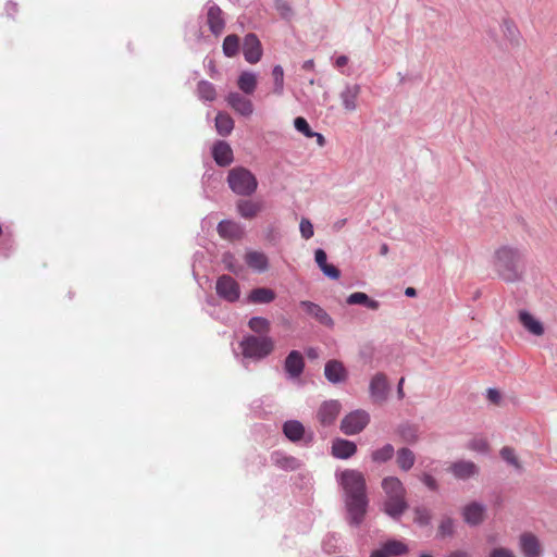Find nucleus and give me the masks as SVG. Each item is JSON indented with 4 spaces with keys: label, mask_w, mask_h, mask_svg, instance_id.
<instances>
[{
    "label": "nucleus",
    "mask_w": 557,
    "mask_h": 557,
    "mask_svg": "<svg viewBox=\"0 0 557 557\" xmlns=\"http://www.w3.org/2000/svg\"><path fill=\"white\" fill-rule=\"evenodd\" d=\"M421 482L431 491H437L438 490V483L436 479L431 475L430 473H423L420 476Z\"/></svg>",
    "instance_id": "obj_48"
},
{
    "label": "nucleus",
    "mask_w": 557,
    "mask_h": 557,
    "mask_svg": "<svg viewBox=\"0 0 557 557\" xmlns=\"http://www.w3.org/2000/svg\"><path fill=\"white\" fill-rule=\"evenodd\" d=\"M271 460L274 466L286 471L297 470L301 466L300 460L283 451H274L271 455Z\"/></svg>",
    "instance_id": "obj_25"
},
{
    "label": "nucleus",
    "mask_w": 557,
    "mask_h": 557,
    "mask_svg": "<svg viewBox=\"0 0 557 557\" xmlns=\"http://www.w3.org/2000/svg\"><path fill=\"white\" fill-rule=\"evenodd\" d=\"M414 461H416V455L411 449H409L407 447H403L397 450L396 462H397L399 469H401L403 471L410 470L413 467Z\"/></svg>",
    "instance_id": "obj_32"
},
{
    "label": "nucleus",
    "mask_w": 557,
    "mask_h": 557,
    "mask_svg": "<svg viewBox=\"0 0 557 557\" xmlns=\"http://www.w3.org/2000/svg\"><path fill=\"white\" fill-rule=\"evenodd\" d=\"M215 290L219 297L228 302L237 301L240 296V288L238 283L228 275H222L218 278Z\"/></svg>",
    "instance_id": "obj_10"
},
{
    "label": "nucleus",
    "mask_w": 557,
    "mask_h": 557,
    "mask_svg": "<svg viewBox=\"0 0 557 557\" xmlns=\"http://www.w3.org/2000/svg\"><path fill=\"white\" fill-rule=\"evenodd\" d=\"M272 77H273V94L276 96H282L284 94V70L281 65H274L272 69Z\"/></svg>",
    "instance_id": "obj_39"
},
{
    "label": "nucleus",
    "mask_w": 557,
    "mask_h": 557,
    "mask_svg": "<svg viewBox=\"0 0 557 557\" xmlns=\"http://www.w3.org/2000/svg\"><path fill=\"white\" fill-rule=\"evenodd\" d=\"M332 455L337 459H348L357 451V445L348 440L336 438L332 443Z\"/></svg>",
    "instance_id": "obj_23"
},
{
    "label": "nucleus",
    "mask_w": 557,
    "mask_h": 557,
    "mask_svg": "<svg viewBox=\"0 0 557 557\" xmlns=\"http://www.w3.org/2000/svg\"><path fill=\"white\" fill-rule=\"evenodd\" d=\"M5 10H7L8 14H11L12 12H14L16 10V4L13 2H8Z\"/></svg>",
    "instance_id": "obj_59"
},
{
    "label": "nucleus",
    "mask_w": 557,
    "mask_h": 557,
    "mask_svg": "<svg viewBox=\"0 0 557 557\" xmlns=\"http://www.w3.org/2000/svg\"><path fill=\"white\" fill-rule=\"evenodd\" d=\"M294 127L307 138H313L314 132L310 128L305 117L298 116L294 120Z\"/></svg>",
    "instance_id": "obj_43"
},
{
    "label": "nucleus",
    "mask_w": 557,
    "mask_h": 557,
    "mask_svg": "<svg viewBox=\"0 0 557 557\" xmlns=\"http://www.w3.org/2000/svg\"><path fill=\"white\" fill-rule=\"evenodd\" d=\"M371 557H387L380 548L371 554Z\"/></svg>",
    "instance_id": "obj_60"
},
{
    "label": "nucleus",
    "mask_w": 557,
    "mask_h": 557,
    "mask_svg": "<svg viewBox=\"0 0 557 557\" xmlns=\"http://www.w3.org/2000/svg\"><path fill=\"white\" fill-rule=\"evenodd\" d=\"M404 382H405V379L401 377L398 382V385H397V394H398V397L399 398H403L404 397V389H403V386H404Z\"/></svg>",
    "instance_id": "obj_55"
},
{
    "label": "nucleus",
    "mask_w": 557,
    "mask_h": 557,
    "mask_svg": "<svg viewBox=\"0 0 557 557\" xmlns=\"http://www.w3.org/2000/svg\"><path fill=\"white\" fill-rule=\"evenodd\" d=\"M361 92V85L348 82L344 84L338 92V99L345 113H354L358 110Z\"/></svg>",
    "instance_id": "obj_7"
},
{
    "label": "nucleus",
    "mask_w": 557,
    "mask_h": 557,
    "mask_svg": "<svg viewBox=\"0 0 557 557\" xmlns=\"http://www.w3.org/2000/svg\"><path fill=\"white\" fill-rule=\"evenodd\" d=\"M419 557H434V556H432L431 554H428V553H422Z\"/></svg>",
    "instance_id": "obj_63"
},
{
    "label": "nucleus",
    "mask_w": 557,
    "mask_h": 557,
    "mask_svg": "<svg viewBox=\"0 0 557 557\" xmlns=\"http://www.w3.org/2000/svg\"><path fill=\"white\" fill-rule=\"evenodd\" d=\"M314 261H315L317 265L319 267V269L321 270L323 267H325L327 264L326 252L321 248L315 249Z\"/></svg>",
    "instance_id": "obj_51"
},
{
    "label": "nucleus",
    "mask_w": 557,
    "mask_h": 557,
    "mask_svg": "<svg viewBox=\"0 0 557 557\" xmlns=\"http://www.w3.org/2000/svg\"><path fill=\"white\" fill-rule=\"evenodd\" d=\"M324 375L333 384H338L347 379V370L338 360H330L325 363Z\"/></svg>",
    "instance_id": "obj_20"
},
{
    "label": "nucleus",
    "mask_w": 557,
    "mask_h": 557,
    "mask_svg": "<svg viewBox=\"0 0 557 557\" xmlns=\"http://www.w3.org/2000/svg\"><path fill=\"white\" fill-rule=\"evenodd\" d=\"M502 32L505 38L512 45H519L521 39V34L517 27V25L509 20H505L502 24Z\"/></svg>",
    "instance_id": "obj_36"
},
{
    "label": "nucleus",
    "mask_w": 557,
    "mask_h": 557,
    "mask_svg": "<svg viewBox=\"0 0 557 557\" xmlns=\"http://www.w3.org/2000/svg\"><path fill=\"white\" fill-rule=\"evenodd\" d=\"M387 252H388V246L386 244H382L380 247V253L382 256H385V255H387Z\"/></svg>",
    "instance_id": "obj_62"
},
{
    "label": "nucleus",
    "mask_w": 557,
    "mask_h": 557,
    "mask_svg": "<svg viewBox=\"0 0 557 557\" xmlns=\"http://www.w3.org/2000/svg\"><path fill=\"white\" fill-rule=\"evenodd\" d=\"M227 184L232 191L239 196H250L258 188L256 176L244 166L233 168L228 172Z\"/></svg>",
    "instance_id": "obj_4"
},
{
    "label": "nucleus",
    "mask_w": 557,
    "mask_h": 557,
    "mask_svg": "<svg viewBox=\"0 0 557 557\" xmlns=\"http://www.w3.org/2000/svg\"><path fill=\"white\" fill-rule=\"evenodd\" d=\"M448 471L457 480H469L479 474V467L471 460L460 459L453 462Z\"/></svg>",
    "instance_id": "obj_12"
},
{
    "label": "nucleus",
    "mask_w": 557,
    "mask_h": 557,
    "mask_svg": "<svg viewBox=\"0 0 557 557\" xmlns=\"http://www.w3.org/2000/svg\"><path fill=\"white\" fill-rule=\"evenodd\" d=\"M448 557H468V555L465 552H454Z\"/></svg>",
    "instance_id": "obj_61"
},
{
    "label": "nucleus",
    "mask_w": 557,
    "mask_h": 557,
    "mask_svg": "<svg viewBox=\"0 0 557 557\" xmlns=\"http://www.w3.org/2000/svg\"><path fill=\"white\" fill-rule=\"evenodd\" d=\"M313 137L317 138V143H318V145L320 147L324 146L325 139H324V136L322 134L314 132V136Z\"/></svg>",
    "instance_id": "obj_57"
},
{
    "label": "nucleus",
    "mask_w": 557,
    "mask_h": 557,
    "mask_svg": "<svg viewBox=\"0 0 557 557\" xmlns=\"http://www.w3.org/2000/svg\"><path fill=\"white\" fill-rule=\"evenodd\" d=\"M212 157L220 166L230 165L234 160L233 150L224 140H219L214 144L212 148Z\"/></svg>",
    "instance_id": "obj_21"
},
{
    "label": "nucleus",
    "mask_w": 557,
    "mask_h": 557,
    "mask_svg": "<svg viewBox=\"0 0 557 557\" xmlns=\"http://www.w3.org/2000/svg\"><path fill=\"white\" fill-rule=\"evenodd\" d=\"M237 212L244 219H252L261 210V206L252 200H239L237 202Z\"/></svg>",
    "instance_id": "obj_33"
},
{
    "label": "nucleus",
    "mask_w": 557,
    "mask_h": 557,
    "mask_svg": "<svg viewBox=\"0 0 557 557\" xmlns=\"http://www.w3.org/2000/svg\"><path fill=\"white\" fill-rule=\"evenodd\" d=\"M381 485L384 492L383 511L393 519H399L408 509L403 482L396 476H386Z\"/></svg>",
    "instance_id": "obj_2"
},
{
    "label": "nucleus",
    "mask_w": 557,
    "mask_h": 557,
    "mask_svg": "<svg viewBox=\"0 0 557 557\" xmlns=\"http://www.w3.org/2000/svg\"><path fill=\"white\" fill-rule=\"evenodd\" d=\"M466 447L469 450H472V451H475V453H479V454H486L487 450H488L487 441L484 437H481V436H476V437H473L472 440H470L467 443Z\"/></svg>",
    "instance_id": "obj_41"
},
{
    "label": "nucleus",
    "mask_w": 557,
    "mask_h": 557,
    "mask_svg": "<svg viewBox=\"0 0 557 557\" xmlns=\"http://www.w3.org/2000/svg\"><path fill=\"white\" fill-rule=\"evenodd\" d=\"M313 67H314L313 60H307L302 63V69L306 71H311V70H313Z\"/></svg>",
    "instance_id": "obj_56"
},
{
    "label": "nucleus",
    "mask_w": 557,
    "mask_h": 557,
    "mask_svg": "<svg viewBox=\"0 0 557 557\" xmlns=\"http://www.w3.org/2000/svg\"><path fill=\"white\" fill-rule=\"evenodd\" d=\"M321 271L326 277L331 280H337L341 276L339 270L333 264L327 263L325 267L321 269Z\"/></svg>",
    "instance_id": "obj_50"
},
{
    "label": "nucleus",
    "mask_w": 557,
    "mask_h": 557,
    "mask_svg": "<svg viewBox=\"0 0 557 557\" xmlns=\"http://www.w3.org/2000/svg\"><path fill=\"white\" fill-rule=\"evenodd\" d=\"M197 90H198L199 98L202 100L212 101L215 99V96H216L215 88L211 83H209L207 81H201L198 84Z\"/></svg>",
    "instance_id": "obj_40"
},
{
    "label": "nucleus",
    "mask_w": 557,
    "mask_h": 557,
    "mask_svg": "<svg viewBox=\"0 0 557 557\" xmlns=\"http://www.w3.org/2000/svg\"><path fill=\"white\" fill-rule=\"evenodd\" d=\"M283 433L292 442H298L306 435L305 426L298 420L286 421L283 425Z\"/></svg>",
    "instance_id": "obj_29"
},
{
    "label": "nucleus",
    "mask_w": 557,
    "mask_h": 557,
    "mask_svg": "<svg viewBox=\"0 0 557 557\" xmlns=\"http://www.w3.org/2000/svg\"><path fill=\"white\" fill-rule=\"evenodd\" d=\"M223 53L227 58H233L239 50V38L237 35H227L223 40Z\"/></svg>",
    "instance_id": "obj_38"
},
{
    "label": "nucleus",
    "mask_w": 557,
    "mask_h": 557,
    "mask_svg": "<svg viewBox=\"0 0 557 557\" xmlns=\"http://www.w3.org/2000/svg\"><path fill=\"white\" fill-rule=\"evenodd\" d=\"M431 512L424 507H418L414 509V522L420 527L429 525L431 522Z\"/></svg>",
    "instance_id": "obj_42"
},
{
    "label": "nucleus",
    "mask_w": 557,
    "mask_h": 557,
    "mask_svg": "<svg viewBox=\"0 0 557 557\" xmlns=\"http://www.w3.org/2000/svg\"><path fill=\"white\" fill-rule=\"evenodd\" d=\"M370 416L364 410H355L347 414L341 423V430L346 435L360 433L369 423Z\"/></svg>",
    "instance_id": "obj_8"
},
{
    "label": "nucleus",
    "mask_w": 557,
    "mask_h": 557,
    "mask_svg": "<svg viewBox=\"0 0 557 557\" xmlns=\"http://www.w3.org/2000/svg\"><path fill=\"white\" fill-rule=\"evenodd\" d=\"M395 454L394 446L392 444H385L380 448L374 449L371 453V459L376 463H384L393 458Z\"/></svg>",
    "instance_id": "obj_37"
},
{
    "label": "nucleus",
    "mask_w": 557,
    "mask_h": 557,
    "mask_svg": "<svg viewBox=\"0 0 557 557\" xmlns=\"http://www.w3.org/2000/svg\"><path fill=\"white\" fill-rule=\"evenodd\" d=\"M487 394H488V398L492 401H497L499 399V393L496 389L491 388V389H488Z\"/></svg>",
    "instance_id": "obj_54"
},
{
    "label": "nucleus",
    "mask_w": 557,
    "mask_h": 557,
    "mask_svg": "<svg viewBox=\"0 0 557 557\" xmlns=\"http://www.w3.org/2000/svg\"><path fill=\"white\" fill-rule=\"evenodd\" d=\"M218 233L219 235L227 240H236L243 237L244 228L243 226L231 220H223L218 224Z\"/></svg>",
    "instance_id": "obj_22"
},
{
    "label": "nucleus",
    "mask_w": 557,
    "mask_h": 557,
    "mask_svg": "<svg viewBox=\"0 0 557 557\" xmlns=\"http://www.w3.org/2000/svg\"><path fill=\"white\" fill-rule=\"evenodd\" d=\"M341 404L337 400L324 401L318 411L319 421L323 425L332 424L341 412Z\"/></svg>",
    "instance_id": "obj_19"
},
{
    "label": "nucleus",
    "mask_w": 557,
    "mask_h": 557,
    "mask_svg": "<svg viewBox=\"0 0 557 557\" xmlns=\"http://www.w3.org/2000/svg\"><path fill=\"white\" fill-rule=\"evenodd\" d=\"M455 523L449 517L444 518L438 525V535L442 537L450 536L454 533Z\"/></svg>",
    "instance_id": "obj_44"
},
{
    "label": "nucleus",
    "mask_w": 557,
    "mask_h": 557,
    "mask_svg": "<svg viewBox=\"0 0 557 557\" xmlns=\"http://www.w3.org/2000/svg\"><path fill=\"white\" fill-rule=\"evenodd\" d=\"M519 548L524 557H541L542 546L532 533H522L519 537Z\"/></svg>",
    "instance_id": "obj_16"
},
{
    "label": "nucleus",
    "mask_w": 557,
    "mask_h": 557,
    "mask_svg": "<svg viewBox=\"0 0 557 557\" xmlns=\"http://www.w3.org/2000/svg\"><path fill=\"white\" fill-rule=\"evenodd\" d=\"M222 261H223V264L225 265V268L234 273H237L238 272V269L236 268L235 265V257L227 252V253H224L223 255V258H222Z\"/></svg>",
    "instance_id": "obj_52"
},
{
    "label": "nucleus",
    "mask_w": 557,
    "mask_h": 557,
    "mask_svg": "<svg viewBox=\"0 0 557 557\" xmlns=\"http://www.w3.org/2000/svg\"><path fill=\"white\" fill-rule=\"evenodd\" d=\"M305 367L302 355L297 351L293 350L288 354L285 360V371L290 377H298Z\"/></svg>",
    "instance_id": "obj_24"
},
{
    "label": "nucleus",
    "mask_w": 557,
    "mask_h": 557,
    "mask_svg": "<svg viewBox=\"0 0 557 557\" xmlns=\"http://www.w3.org/2000/svg\"><path fill=\"white\" fill-rule=\"evenodd\" d=\"M258 85V75L251 71H244L237 79V86L246 95H252Z\"/></svg>",
    "instance_id": "obj_27"
},
{
    "label": "nucleus",
    "mask_w": 557,
    "mask_h": 557,
    "mask_svg": "<svg viewBox=\"0 0 557 557\" xmlns=\"http://www.w3.org/2000/svg\"><path fill=\"white\" fill-rule=\"evenodd\" d=\"M346 302L348 305H362L371 310H377L380 307V302L375 299L370 298L366 293L356 292L350 294Z\"/></svg>",
    "instance_id": "obj_31"
},
{
    "label": "nucleus",
    "mask_w": 557,
    "mask_h": 557,
    "mask_svg": "<svg viewBox=\"0 0 557 557\" xmlns=\"http://www.w3.org/2000/svg\"><path fill=\"white\" fill-rule=\"evenodd\" d=\"M387 557L405 555L409 552L407 544L400 540H388L380 547Z\"/></svg>",
    "instance_id": "obj_28"
},
{
    "label": "nucleus",
    "mask_w": 557,
    "mask_h": 557,
    "mask_svg": "<svg viewBox=\"0 0 557 557\" xmlns=\"http://www.w3.org/2000/svg\"><path fill=\"white\" fill-rule=\"evenodd\" d=\"M207 24L214 36H220L225 28V20L222 10L216 4H211L207 10Z\"/></svg>",
    "instance_id": "obj_18"
},
{
    "label": "nucleus",
    "mask_w": 557,
    "mask_h": 557,
    "mask_svg": "<svg viewBox=\"0 0 557 557\" xmlns=\"http://www.w3.org/2000/svg\"><path fill=\"white\" fill-rule=\"evenodd\" d=\"M347 521L350 525H360L367 515L369 499L367 494L344 497Z\"/></svg>",
    "instance_id": "obj_6"
},
{
    "label": "nucleus",
    "mask_w": 557,
    "mask_h": 557,
    "mask_svg": "<svg viewBox=\"0 0 557 557\" xmlns=\"http://www.w3.org/2000/svg\"><path fill=\"white\" fill-rule=\"evenodd\" d=\"M299 231H300L301 237L305 239L311 238L314 234L312 223L310 222V220H308L306 218L301 219L300 224H299Z\"/></svg>",
    "instance_id": "obj_46"
},
{
    "label": "nucleus",
    "mask_w": 557,
    "mask_h": 557,
    "mask_svg": "<svg viewBox=\"0 0 557 557\" xmlns=\"http://www.w3.org/2000/svg\"><path fill=\"white\" fill-rule=\"evenodd\" d=\"M405 295L407 297H414L417 295V290L413 287H407L405 290Z\"/></svg>",
    "instance_id": "obj_58"
},
{
    "label": "nucleus",
    "mask_w": 557,
    "mask_h": 557,
    "mask_svg": "<svg viewBox=\"0 0 557 557\" xmlns=\"http://www.w3.org/2000/svg\"><path fill=\"white\" fill-rule=\"evenodd\" d=\"M335 480L342 487L344 497L367 494L366 478L359 470H337L335 472Z\"/></svg>",
    "instance_id": "obj_5"
},
{
    "label": "nucleus",
    "mask_w": 557,
    "mask_h": 557,
    "mask_svg": "<svg viewBox=\"0 0 557 557\" xmlns=\"http://www.w3.org/2000/svg\"><path fill=\"white\" fill-rule=\"evenodd\" d=\"M245 261L249 268L262 273L269 268V259L265 253L261 251L250 250L246 252Z\"/></svg>",
    "instance_id": "obj_26"
},
{
    "label": "nucleus",
    "mask_w": 557,
    "mask_h": 557,
    "mask_svg": "<svg viewBox=\"0 0 557 557\" xmlns=\"http://www.w3.org/2000/svg\"><path fill=\"white\" fill-rule=\"evenodd\" d=\"M249 329L258 336L268 335L271 329V322L263 317H252L248 321Z\"/></svg>",
    "instance_id": "obj_35"
},
{
    "label": "nucleus",
    "mask_w": 557,
    "mask_h": 557,
    "mask_svg": "<svg viewBox=\"0 0 557 557\" xmlns=\"http://www.w3.org/2000/svg\"><path fill=\"white\" fill-rule=\"evenodd\" d=\"M225 100L226 103L242 116L247 117L253 113V104L251 100L237 91L230 92Z\"/></svg>",
    "instance_id": "obj_14"
},
{
    "label": "nucleus",
    "mask_w": 557,
    "mask_h": 557,
    "mask_svg": "<svg viewBox=\"0 0 557 557\" xmlns=\"http://www.w3.org/2000/svg\"><path fill=\"white\" fill-rule=\"evenodd\" d=\"M274 344V339L269 335H247L240 341L239 347L244 358L261 360L273 351Z\"/></svg>",
    "instance_id": "obj_3"
},
{
    "label": "nucleus",
    "mask_w": 557,
    "mask_h": 557,
    "mask_svg": "<svg viewBox=\"0 0 557 557\" xmlns=\"http://www.w3.org/2000/svg\"><path fill=\"white\" fill-rule=\"evenodd\" d=\"M312 438H313V435H312V433H310V434L308 435V440H307V442H308V443H310V442L312 441Z\"/></svg>",
    "instance_id": "obj_64"
},
{
    "label": "nucleus",
    "mask_w": 557,
    "mask_h": 557,
    "mask_svg": "<svg viewBox=\"0 0 557 557\" xmlns=\"http://www.w3.org/2000/svg\"><path fill=\"white\" fill-rule=\"evenodd\" d=\"M488 557H516V555L509 548L495 547L490 552Z\"/></svg>",
    "instance_id": "obj_49"
},
{
    "label": "nucleus",
    "mask_w": 557,
    "mask_h": 557,
    "mask_svg": "<svg viewBox=\"0 0 557 557\" xmlns=\"http://www.w3.org/2000/svg\"><path fill=\"white\" fill-rule=\"evenodd\" d=\"M518 320L523 329L533 336H542L545 333L544 324L534 314L528 310H520Z\"/></svg>",
    "instance_id": "obj_15"
},
{
    "label": "nucleus",
    "mask_w": 557,
    "mask_h": 557,
    "mask_svg": "<svg viewBox=\"0 0 557 557\" xmlns=\"http://www.w3.org/2000/svg\"><path fill=\"white\" fill-rule=\"evenodd\" d=\"M274 299L275 293L267 287L255 288L248 295V301L251 304H270Z\"/></svg>",
    "instance_id": "obj_30"
},
{
    "label": "nucleus",
    "mask_w": 557,
    "mask_h": 557,
    "mask_svg": "<svg viewBox=\"0 0 557 557\" xmlns=\"http://www.w3.org/2000/svg\"><path fill=\"white\" fill-rule=\"evenodd\" d=\"M391 387L387 376L382 373H375L369 383V394L371 399L376 404H383L387 400Z\"/></svg>",
    "instance_id": "obj_9"
},
{
    "label": "nucleus",
    "mask_w": 557,
    "mask_h": 557,
    "mask_svg": "<svg viewBox=\"0 0 557 557\" xmlns=\"http://www.w3.org/2000/svg\"><path fill=\"white\" fill-rule=\"evenodd\" d=\"M348 63V58L346 55H339L335 59V66L336 67H343Z\"/></svg>",
    "instance_id": "obj_53"
},
{
    "label": "nucleus",
    "mask_w": 557,
    "mask_h": 557,
    "mask_svg": "<svg viewBox=\"0 0 557 557\" xmlns=\"http://www.w3.org/2000/svg\"><path fill=\"white\" fill-rule=\"evenodd\" d=\"M486 507L482 503L473 502L462 509V518L469 525H478L483 522Z\"/></svg>",
    "instance_id": "obj_17"
},
{
    "label": "nucleus",
    "mask_w": 557,
    "mask_h": 557,
    "mask_svg": "<svg viewBox=\"0 0 557 557\" xmlns=\"http://www.w3.org/2000/svg\"><path fill=\"white\" fill-rule=\"evenodd\" d=\"M243 53L245 60L250 64H256L261 60L262 46L259 38L250 33L244 38Z\"/></svg>",
    "instance_id": "obj_13"
},
{
    "label": "nucleus",
    "mask_w": 557,
    "mask_h": 557,
    "mask_svg": "<svg viewBox=\"0 0 557 557\" xmlns=\"http://www.w3.org/2000/svg\"><path fill=\"white\" fill-rule=\"evenodd\" d=\"M500 456L502 458L508 462L509 465L516 467V468H519V462H518V459L515 455V451L512 448L510 447H504L502 450H500Z\"/></svg>",
    "instance_id": "obj_47"
},
{
    "label": "nucleus",
    "mask_w": 557,
    "mask_h": 557,
    "mask_svg": "<svg viewBox=\"0 0 557 557\" xmlns=\"http://www.w3.org/2000/svg\"><path fill=\"white\" fill-rule=\"evenodd\" d=\"M274 8L283 18H290L293 15L292 7L286 0H275Z\"/></svg>",
    "instance_id": "obj_45"
},
{
    "label": "nucleus",
    "mask_w": 557,
    "mask_h": 557,
    "mask_svg": "<svg viewBox=\"0 0 557 557\" xmlns=\"http://www.w3.org/2000/svg\"><path fill=\"white\" fill-rule=\"evenodd\" d=\"M299 306L309 317L313 318L321 325L329 329L334 327L335 322L333 318L319 304L310 300H301L299 302Z\"/></svg>",
    "instance_id": "obj_11"
},
{
    "label": "nucleus",
    "mask_w": 557,
    "mask_h": 557,
    "mask_svg": "<svg viewBox=\"0 0 557 557\" xmlns=\"http://www.w3.org/2000/svg\"><path fill=\"white\" fill-rule=\"evenodd\" d=\"M215 128L221 136H227L234 128V121L230 114L219 112L215 116Z\"/></svg>",
    "instance_id": "obj_34"
},
{
    "label": "nucleus",
    "mask_w": 557,
    "mask_h": 557,
    "mask_svg": "<svg viewBox=\"0 0 557 557\" xmlns=\"http://www.w3.org/2000/svg\"><path fill=\"white\" fill-rule=\"evenodd\" d=\"M528 249L523 245L503 244L493 253L492 264L497 276L506 283H518L525 275Z\"/></svg>",
    "instance_id": "obj_1"
}]
</instances>
